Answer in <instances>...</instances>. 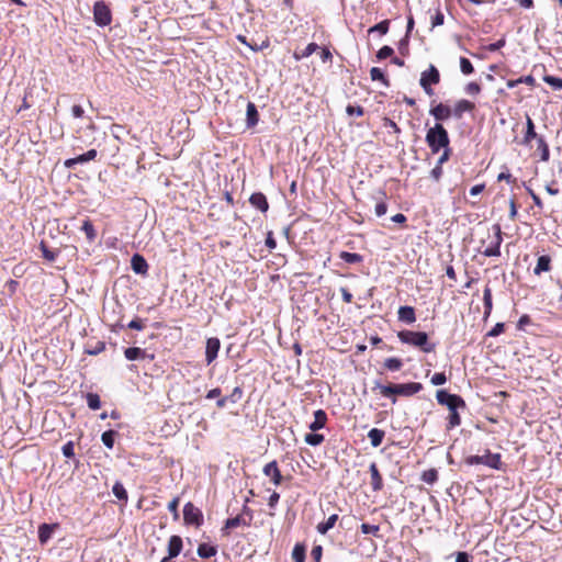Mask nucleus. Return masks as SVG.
Masks as SVG:
<instances>
[{
	"label": "nucleus",
	"mask_w": 562,
	"mask_h": 562,
	"mask_svg": "<svg viewBox=\"0 0 562 562\" xmlns=\"http://www.w3.org/2000/svg\"><path fill=\"white\" fill-rule=\"evenodd\" d=\"M117 432L113 429L106 430L101 435V441L108 449H113Z\"/></svg>",
	"instance_id": "2f4dec72"
},
{
	"label": "nucleus",
	"mask_w": 562,
	"mask_h": 562,
	"mask_svg": "<svg viewBox=\"0 0 562 562\" xmlns=\"http://www.w3.org/2000/svg\"><path fill=\"white\" fill-rule=\"evenodd\" d=\"M131 266L136 274H146L148 271V263L146 259L139 254H134L132 256Z\"/></svg>",
	"instance_id": "dca6fc26"
},
{
	"label": "nucleus",
	"mask_w": 562,
	"mask_h": 562,
	"mask_svg": "<svg viewBox=\"0 0 562 562\" xmlns=\"http://www.w3.org/2000/svg\"><path fill=\"white\" fill-rule=\"evenodd\" d=\"M339 258L349 265L360 263L363 260V257L361 255L349 251H341L339 254Z\"/></svg>",
	"instance_id": "c756f323"
},
{
	"label": "nucleus",
	"mask_w": 562,
	"mask_h": 562,
	"mask_svg": "<svg viewBox=\"0 0 562 562\" xmlns=\"http://www.w3.org/2000/svg\"><path fill=\"white\" fill-rule=\"evenodd\" d=\"M239 526H246V527L250 526V519H246L241 515H237L235 517L228 518V519H226L222 531H225L228 529H234Z\"/></svg>",
	"instance_id": "4be33fe9"
},
{
	"label": "nucleus",
	"mask_w": 562,
	"mask_h": 562,
	"mask_svg": "<svg viewBox=\"0 0 562 562\" xmlns=\"http://www.w3.org/2000/svg\"><path fill=\"white\" fill-rule=\"evenodd\" d=\"M397 318L405 324H413L416 322L415 308L409 305L401 306L397 311Z\"/></svg>",
	"instance_id": "f3484780"
},
{
	"label": "nucleus",
	"mask_w": 562,
	"mask_h": 562,
	"mask_svg": "<svg viewBox=\"0 0 562 562\" xmlns=\"http://www.w3.org/2000/svg\"><path fill=\"white\" fill-rule=\"evenodd\" d=\"M538 150L540 151V157L542 161H548L550 158V149L546 139L541 137H537Z\"/></svg>",
	"instance_id": "473e14b6"
},
{
	"label": "nucleus",
	"mask_w": 562,
	"mask_h": 562,
	"mask_svg": "<svg viewBox=\"0 0 562 562\" xmlns=\"http://www.w3.org/2000/svg\"><path fill=\"white\" fill-rule=\"evenodd\" d=\"M423 390V384L419 382H408L400 384H387V387H383V396L392 397V402L396 403V395L400 396H413Z\"/></svg>",
	"instance_id": "7ed1b4c3"
},
{
	"label": "nucleus",
	"mask_w": 562,
	"mask_h": 562,
	"mask_svg": "<svg viewBox=\"0 0 562 562\" xmlns=\"http://www.w3.org/2000/svg\"><path fill=\"white\" fill-rule=\"evenodd\" d=\"M430 382L434 385H442L447 382V376L445 372H437L431 376Z\"/></svg>",
	"instance_id": "13d9d810"
},
{
	"label": "nucleus",
	"mask_w": 562,
	"mask_h": 562,
	"mask_svg": "<svg viewBox=\"0 0 562 562\" xmlns=\"http://www.w3.org/2000/svg\"><path fill=\"white\" fill-rule=\"evenodd\" d=\"M104 349H105V344L103 341H97L94 344V346H87L85 351L88 355L97 356V355L101 353L102 351H104Z\"/></svg>",
	"instance_id": "49530a36"
},
{
	"label": "nucleus",
	"mask_w": 562,
	"mask_h": 562,
	"mask_svg": "<svg viewBox=\"0 0 562 562\" xmlns=\"http://www.w3.org/2000/svg\"><path fill=\"white\" fill-rule=\"evenodd\" d=\"M505 44H506V40H505V37H502L501 40L488 44L485 48L488 52H496V50L501 49L502 47H504Z\"/></svg>",
	"instance_id": "0e129e2a"
},
{
	"label": "nucleus",
	"mask_w": 562,
	"mask_h": 562,
	"mask_svg": "<svg viewBox=\"0 0 562 562\" xmlns=\"http://www.w3.org/2000/svg\"><path fill=\"white\" fill-rule=\"evenodd\" d=\"M439 81H440L439 70L434 65H430L427 70L422 72L420 79H419V85L426 94L432 95L435 92H434V89L431 86L439 83Z\"/></svg>",
	"instance_id": "423d86ee"
},
{
	"label": "nucleus",
	"mask_w": 562,
	"mask_h": 562,
	"mask_svg": "<svg viewBox=\"0 0 562 562\" xmlns=\"http://www.w3.org/2000/svg\"><path fill=\"white\" fill-rule=\"evenodd\" d=\"M361 532L364 535H373L376 536L380 527L378 525H370V524H362L361 525Z\"/></svg>",
	"instance_id": "6e6d98bb"
},
{
	"label": "nucleus",
	"mask_w": 562,
	"mask_h": 562,
	"mask_svg": "<svg viewBox=\"0 0 562 562\" xmlns=\"http://www.w3.org/2000/svg\"><path fill=\"white\" fill-rule=\"evenodd\" d=\"M346 112L348 115L350 116H362L364 114V110L362 106L360 105H351L349 104L347 108H346Z\"/></svg>",
	"instance_id": "4d7b16f0"
},
{
	"label": "nucleus",
	"mask_w": 562,
	"mask_h": 562,
	"mask_svg": "<svg viewBox=\"0 0 562 562\" xmlns=\"http://www.w3.org/2000/svg\"><path fill=\"white\" fill-rule=\"evenodd\" d=\"M183 520L186 525L200 527L203 524V514L193 503L188 502L183 506Z\"/></svg>",
	"instance_id": "6e6552de"
},
{
	"label": "nucleus",
	"mask_w": 562,
	"mask_h": 562,
	"mask_svg": "<svg viewBox=\"0 0 562 562\" xmlns=\"http://www.w3.org/2000/svg\"><path fill=\"white\" fill-rule=\"evenodd\" d=\"M319 48V46L316 44V43H310L303 50L302 53L299 55V54H295L294 57L296 59H302V58H306V57H310L312 54H314L317 49Z\"/></svg>",
	"instance_id": "a18cd8bd"
},
{
	"label": "nucleus",
	"mask_w": 562,
	"mask_h": 562,
	"mask_svg": "<svg viewBox=\"0 0 562 562\" xmlns=\"http://www.w3.org/2000/svg\"><path fill=\"white\" fill-rule=\"evenodd\" d=\"M393 53H394V49L391 46L384 45L378 50L376 58H378V60H383L389 57H392Z\"/></svg>",
	"instance_id": "8fccbe9b"
},
{
	"label": "nucleus",
	"mask_w": 562,
	"mask_h": 562,
	"mask_svg": "<svg viewBox=\"0 0 562 562\" xmlns=\"http://www.w3.org/2000/svg\"><path fill=\"white\" fill-rule=\"evenodd\" d=\"M384 436H385L384 430L379 429V428H372L368 432V438L373 448H378L382 443Z\"/></svg>",
	"instance_id": "bb28decb"
},
{
	"label": "nucleus",
	"mask_w": 562,
	"mask_h": 562,
	"mask_svg": "<svg viewBox=\"0 0 562 562\" xmlns=\"http://www.w3.org/2000/svg\"><path fill=\"white\" fill-rule=\"evenodd\" d=\"M465 92L470 95H475V94H479L480 91H481V87L479 83L476 82H469L465 88H464Z\"/></svg>",
	"instance_id": "e2e57ef3"
},
{
	"label": "nucleus",
	"mask_w": 562,
	"mask_h": 562,
	"mask_svg": "<svg viewBox=\"0 0 562 562\" xmlns=\"http://www.w3.org/2000/svg\"><path fill=\"white\" fill-rule=\"evenodd\" d=\"M425 140L432 154H437L441 149L450 147L449 134L441 123H436L427 131Z\"/></svg>",
	"instance_id": "f03ea898"
},
{
	"label": "nucleus",
	"mask_w": 562,
	"mask_h": 562,
	"mask_svg": "<svg viewBox=\"0 0 562 562\" xmlns=\"http://www.w3.org/2000/svg\"><path fill=\"white\" fill-rule=\"evenodd\" d=\"M369 471L371 474V487L373 492H379L383 488V480L379 472L378 465L375 462H372L369 467Z\"/></svg>",
	"instance_id": "a211bd4d"
},
{
	"label": "nucleus",
	"mask_w": 562,
	"mask_h": 562,
	"mask_svg": "<svg viewBox=\"0 0 562 562\" xmlns=\"http://www.w3.org/2000/svg\"><path fill=\"white\" fill-rule=\"evenodd\" d=\"M504 323H496L494 327L487 333V337H497L504 331Z\"/></svg>",
	"instance_id": "680f3d73"
},
{
	"label": "nucleus",
	"mask_w": 562,
	"mask_h": 562,
	"mask_svg": "<svg viewBox=\"0 0 562 562\" xmlns=\"http://www.w3.org/2000/svg\"><path fill=\"white\" fill-rule=\"evenodd\" d=\"M259 122V113L255 103L248 102L246 110V126L247 128L255 127Z\"/></svg>",
	"instance_id": "aec40b11"
},
{
	"label": "nucleus",
	"mask_w": 562,
	"mask_h": 562,
	"mask_svg": "<svg viewBox=\"0 0 562 562\" xmlns=\"http://www.w3.org/2000/svg\"><path fill=\"white\" fill-rule=\"evenodd\" d=\"M493 231L495 234L494 241L483 251V255L486 257H498L501 256V245L503 243V233L499 224L493 225Z\"/></svg>",
	"instance_id": "1a4fd4ad"
},
{
	"label": "nucleus",
	"mask_w": 562,
	"mask_h": 562,
	"mask_svg": "<svg viewBox=\"0 0 562 562\" xmlns=\"http://www.w3.org/2000/svg\"><path fill=\"white\" fill-rule=\"evenodd\" d=\"M126 328L143 330L145 328V324L144 321L140 318H134L126 325Z\"/></svg>",
	"instance_id": "052dcab7"
},
{
	"label": "nucleus",
	"mask_w": 562,
	"mask_h": 562,
	"mask_svg": "<svg viewBox=\"0 0 562 562\" xmlns=\"http://www.w3.org/2000/svg\"><path fill=\"white\" fill-rule=\"evenodd\" d=\"M198 555L202 559H210L217 553V547L210 543H200L198 547Z\"/></svg>",
	"instance_id": "393cba45"
},
{
	"label": "nucleus",
	"mask_w": 562,
	"mask_h": 562,
	"mask_svg": "<svg viewBox=\"0 0 562 562\" xmlns=\"http://www.w3.org/2000/svg\"><path fill=\"white\" fill-rule=\"evenodd\" d=\"M443 21H445V15L440 10H438L435 13V15L431 18V25H432V27L442 25Z\"/></svg>",
	"instance_id": "338daca9"
},
{
	"label": "nucleus",
	"mask_w": 562,
	"mask_h": 562,
	"mask_svg": "<svg viewBox=\"0 0 562 562\" xmlns=\"http://www.w3.org/2000/svg\"><path fill=\"white\" fill-rule=\"evenodd\" d=\"M182 550V539L180 536H171L168 541V555L165 557L161 562H168L169 560L178 557Z\"/></svg>",
	"instance_id": "9b49d317"
},
{
	"label": "nucleus",
	"mask_w": 562,
	"mask_h": 562,
	"mask_svg": "<svg viewBox=\"0 0 562 562\" xmlns=\"http://www.w3.org/2000/svg\"><path fill=\"white\" fill-rule=\"evenodd\" d=\"M483 305H484V317H488L491 315L493 308V299H492V290L486 286L483 291Z\"/></svg>",
	"instance_id": "c85d7f7f"
},
{
	"label": "nucleus",
	"mask_w": 562,
	"mask_h": 562,
	"mask_svg": "<svg viewBox=\"0 0 562 562\" xmlns=\"http://www.w3.org/2000/svg\"><path fill=\"white\" fill-rule=\"evenodd\" d=\"M112 493L119 501L127 502V491L121 482H115L112 487Z\"/></svg>",
	"instance_id": "e433bc0d"
},
{
	"label": "nucleus",
	"mask_w": 562,
	"mask_h": 562,
	"mask_svg": "<svg viewBox=\"0 0 562 562\" xmlns=\"http://www.w3.org/2000/svg\"><path fill=\"white\" fill-rule=\"evenodd\" d=\"M306 548L303 543H296L292 550L294 562H305Z\"/></svg>",
	"instance_id": "7c9ffc66"
},
{
	"label": "nucleus",
	"mask_w": 562,
	"mask_h": 562,
	"mask_svg": "<svg viewBox=\"0 0 562 562\" xmlns=\"http://www.w3.org/2000/svg\"><path fill=\"white\" fill-rule=\"evenodd\" d=\"M543 81L553 90H562V78L560 77L547 75L543 77Z\"/></svg>",
	"instance_id": "37998d69"
},
{
	"label": "nucleus",
	"mask_w": 562,
	"mask_h": 562,
	"mask_svg": "<svg viewBox=\"0 0 562 562\" xmlns=\"http://www.w3.org/2000/svg\"><path fill=\"white\" fill-rule=\"evenodd\" d=\"M383 127L387 128L389 131H392L395 134H400L401 133L400 126L393 120H391L390 117H384L383 119Z\"/></svg>",
	"instance_id": "5fc2aeb1"
},
{
	"label": "nucleus",
	"mask_w": 562,
	"mask_h": 562,
	"mask_svg": "<svg viewBox=\"0 0 562 562\" xmlns=\"http://www.w3.org/2000/svg\"><path fill=\"white\" fill-rule=\"evenodd\" d=\"M458 409L459 408H453V411H449L447 430L453 429L461 424V417Z\"/></svg>",
	"instance_id": "f704fd0d"
},
{
	"label": "nucleus",
	"mask_w": 562,
	"mask_h": 562,
	"mask_svg": "<svg viewBox=\"0 0 562 562\" xmlns=\"http://www.w3.org/2000/svg\"><path fill=\"white\" fill-rule=\"evenodd\" d=\"M397 338L402 344L419 348L426 353L432 352L436 349V344L429 341L428 334L425 331L405 329L397 333Z\"/></svg>",
	"instance_id": "f257e3e1"
},
{
	"label": "nucleus",
	"mask_w": 562,
	"mask_h": 562,
	"mask_svg": "<svg viewBox=\"0 0 562 562\" xmlns=\"http://www.w3.org/2000/svg\"><path fill=\"white\" fill-rule=\"evenodd\" d=\"M540 137L535 130V123L529 115H527L526 120V133L522 139L524 145H529L532 139H537Z\"/></svg>",
	"instance_id": "b1692460"
},
{
	"label": "nucleus",
	"mask_w": 562,
	"mask_h": 562,
	"mask_svg": "<svg viewBox=\"0 0 562 562\" xmlns=\"http://www.w3.org/2000/svg\"><path fill=\"white\" fill-rule=\"evenodd\" d=\"M98 151L95 149H89L87 153L77 156L78 164H86L90 160L95 159Z\"/></svg>",
	"instance_id": "de8ad7c7"
},
{
	"label": "nucleus",
	"mask_w": 562,
	"mask_h": 562,
	"mask_svg": "<svg viewBox=\"0 0 562 562\" xmlns=\"http://www.w3.org/2000/svg\"><path fill=\"white\" fill-rule=\"evenodd\" d=\"M249 203L262 213H266L269 210L268 200L262 192L252 193L249 198Z\"/></svg>",
	"instance_id": "4468645a"
},
{
	"label": "nucleus",
	"mask_w": 562,
	"mask_h": 562,
	"mask_svg": "<svg viewBox=\"0 0 562 562\" xmlns=\"http://www.w3.org/2000/svg\"><path fill=\"white\" fill-rule=\"evenodd\" d=\"M324 436L321 434H316V431H312L305 435V442L312 447H317L324 441Z\"/></svg>",
	"instance_id": "4c0bfd02"
},
{
	"label": "nucleus",
	"mask_w": 562,
	"mask_h": 562,
	"mask_svg": "<svg viewBox=\"0 0 562 562\" xmlns=\"http://www.w3.org/2000/svg\"><path fill=\"white\" fill-rule=\"evenodd\" d=\"M86 401L88 407L92 411H97L101 407V400L97 393H87Z\"/></svg>",
	"instance_id": "58836bf2"
},
{
	"label": "nucleus",
	"mask_w": 562,
	"mask_h": 562,
	"mask_svg": "<svg viewBox=\"0 0 562 562\" xmlns=\"http://www.w3.org/2000/svg\"><path fill=\"white\" fill-rule=\"evenodd\" d=\"M370 77L373 81H380L384 87H390V80L385 76L384 71L379 67H372L370 70Z\"/></svg>",
	"instance_id": "cd10ccee"
},
{
	"label": "nucleus",
	"mask_w": 562,
	"mask_h": 562,
	"mask_svg": "<svg viewBox=\"0 0 562 562\" xmlns=\"http://www.w3.org/2000/svg\"><path fill=\"white\" fill-rule=\"evenodd\" d=\"M422 480L425 483L432 485L438 480V471L436 469H429L427 471H424L422 474Z\"/></svg>",
	"instance_id": "c03bdc74"
},
{
	"label": "nucleus",
	"mask_w": 562,
	"mask_h": 562,
	"mask_svg": "<svg viewBox=\"0 0 562 562\" xmlns=\"http://www.w3.org/2000/svg\"><path fill=\"white\" fill-rule=\"evenodd\" d=\"M456 562H471V555L465 551L456 553Z\"/></svg>",
	"instance_id": "774afa93"
},
{
	"label": "nucleus",
	"mask_w": 562,
	"mask_h": 562,
	"mask_svg": "<svg viewBox=\"0 0 562 562\" xmlns=\"http://www.w3.org/2000/svg\"><path fill=\"white\" fill-rule=\"evenodd\" d=\"M408 44H409V36L405 35L400 42H398V52L402 55H408Z\"/></svg>",
	"instance_id": "bf43d9fd"
},
{
	"label": "nucleus",
	"mask_w": 562,
	"mask_h": 562,
	"mask_svg": "<svg viewBox=\"0 0 562 562\" xmlns=\"http://www.w3.org/2000/svg\"><path fill=\"white\" fill-rule=\"evenodd\" d=\"M475 108V104L469 100H459L453 108L452 114L456 119H461L463 113L471 112Z\"/></svg>",
	"instance_id": "6ab92c4d"
},
{
	"label": "nucleus",
	"mask_w": 562,
	"mask_h": 562,
	"mask_svg": "<svg viewBox=\"0 0 562 562\" xmlns=\"http://www.w3.org/2000/svg\"><path fill=\"white\" fill-rule=\"evenodd\" d=\"M53 532V526L43 524L38 527V540L41 543H45L49 540Z\"/></svg>",
	"instance_id": "72a5a7b5"
},
{
	"label": "nucleus",
	"mask_w": 562,
	"mask_h": 562,
	"mask_svg": "<svg viewBox=\"0 0 562 562\" xmlns=\"http://www.w3.org/2000/svg\"><path fill=\"white\" fill-rule=\"evenodd\" d=\"M220 348L221 341L217 337H211L206 339L205 360L207 364H211L217 358Z\"/></svg>",
	"instance_id": "9d476101"
},
{
	"label": "nucleus",
	"mask_w": 562,
	"mask_h": 562,
	"mask_svg": "<svg viewBox=\"0 0 562 562\" xmlns=\"http://www.w3.org/2000/svg\"><path fill=\"white\" fill-rule=\"evenodd\" d=\"M93 21L100 27H104L111 24L112 12L109 4L105 1L99 0L94 2Z\"/></svg>",
	"instance_id": "39448f33"
},
{
	"label": "nucleus",
	"mask_w": 562,
	"mask_h": 562,
	"mask_svg": "<svg viewBox=\"0 0 562 562\" xmlns=\"http://www.w3.org/2000/svg\"><path fill=\"white\" fill-rule=\"evenodd\" d=\"M337 520H338V515L337 514L330 515L327 518L326 521L319 522L316 526L317 532L321 533V535H326L331 528H334V526L336 525Z\"/></svg>",
	"instance_id": "a878e982"
},
{
	"label": "nucleus",
	"mask_w": 562,
	"mask_h": 562,
	"mask_svg": "<svg viewBox=\"0 0 562 562\" xmlns=\"http://www.w3.org/2000/svg\"><path fill=\"white\" fill-rule=\"evenodd\" d=\"M263 474L267 475V476H271V481L274 485H280L281 482H282V474L278 468V463L276 460L267 463L265 467H263V470H262Z\"/></svg>",
	"instance_id": "f8f14e48"
},
{
	"label": "nucleus",
	"mask_w": 562,
	"mask_h": 562,
	"mask_svg": "<svg viewBox=\"0 0 562 562\" xmlns=\"http://www.w3.org/2000/svg\"><path fill=\"white\" fill-rule=\"evenodd\" d=\"M179 497H175L169 504H168V510L172 514V517L175 520H178L180 517L179 510Z\"/></svg>",
	"instance_id": "864d4df0"
},
{
	"label": "nucleus",
	"mask_w": 562,
	"mask_h": 562,
	"mask_svg": "<svg viewBox=\"0 0 562 562\" xmlns=\"http://www.w3.org/2000/svg\"><path fill=\"white\" fill-rule=\"evenodd\" d=\"M61 452L64 454L65 458H74L75 457V445L72 441H67L63 447H61Z\"/></svg>",
	"instance_id": "603ef678"
},
{
	"label": "nucleus",
	"mask_w": 562,
	"mask_h": 562,
	"mask_svg": "<svg viewBox=\"0 0 562 562\" xmlns=\"http://www.w3.org/2000/svg\"><path fill=\"white\" fill-rule=\"evenodd\" d=\"M383 366L386 370L395 372V371H400L402 369L403 361L400 358L392 357V358L385 359Z\"/></svg>",
	"instance_id": "c9c22d12"
},
{
	"label": "nucleus",
	"mask_w": 562,
	"mask_h": 562,
	"mask_svg": "<svg viewBox=\"0 0 562 562\" xmlns=\"http://www.w3.org/2000/svg\"><path fill=\"white\" fill-rule=\"evenodd\" d=\"M465 463L468 465H476L484 464L491 469L499 470L502 468L501 454L492 453L490 450H486L483 456H469L465 458Z\"/></svg>",
	"instance_id": "20e7f679"
},
{
	"label": "nucleus",
	"mask_w": 562,
	"mask_h": 562,
	"mask_svg": "<svg viewBox=\"0 0 562 562\" xmlns=\"http://www.w3.org/2000/svg\"><path fill=\"white\" fill-rule=\"evenodd\" d=\"M228 402L232 404H236L243 397V389L240 386H236L229 395L226 396Z\"/></svg>",
	"instance_id": "3c124183"
},
{
	"label": "nucleus",
	"mask_w": 562,
	"mask_h": 562,
	"mask_svg": "<svg viewBox=\"0 0 562 562\" xmlns=\"http://www.w3.org/2000/svg\"><path fill=\"white\" fill-rule=\"evenodd\" d=\"M124 356L130 361H136V360H143L145 358H148L149 360L154 359V356H148L146 353L145 349H142L139 347H128L124 350Z\"/></svg>",
	"instance_id": "2eb2a0df"
},
{
	"label": "nucleus",
	"mask_w": 562,
	"mask_h": 562,
	"mask_svg": "<svg viewBox=\"0 0 562 562\" xmlns=\"http://www.w3.org/2000/svg\"><path fill=\"white\" fill-rule=\"evenodd\" d=\"M81 231L86 234L87 239L89 241H93L95 239L97 234H95V229H94L91 221H89V220L83 221Z\"/></svg>",
	"instance_id": "ea45409f"
},
{
	"label": "nucleus",
	"mask_w": 562,
	"mask_h": 562,
	"mask_svg": "<svg viewBox=\"0 0 562 562\" xmlns=\"http://www.w3.org/2000/svg\"><path fill=\"white\" fill-rule=\"evenodd\" d=\"M327 422V414L324 409H317L314 412V420L310 424L308 428L312 431L321 430L325 427Z\"/></svg>",
	"instance_id": "412c9836"
},
{
	"label": "nucleus",
	"mask_w": 562,
	"mask_h": 562,
	"mask_svg": "<svg viewBox=\"0 0 562 562\" xmlns=\"http://www.w3.org/2000/svg\"><path fill=\"white\" fill-rule=\"evenodd\" d=\"M436 398L440 405L447 406L449 411H453V408H465V402L460 395L451 394L446 390H438Z\"/></svg>",
	"instance_id": "0eeeda50"
},
{
	"label": "nucleus",
	"mask_w": 562,
	"mask_h": 562,
	"mask_svg": "<svg viewBox=\"0 0 562 562\" xmlns=\"http://www.w3.org/2000/svg\"><path fill=\"white\" fill-rule=\"evenodd\" d=\"M429 113L436 119V121H438L437 123H439L448 120L451 116L452 111L448 105L438 103L437 105L431 106Z\"/></svg>",
	"instance_id": "ddd939ff"
},
{
	"label": "nucleus",
	"mask_w": 562,
	"mask_h": 562,
	"mask_svg": "<svg viewBox=\"0 0 562 562\" xmlns=\"http://www.w3.org/2000/svg\"><path fill=\"white\" fill-rule=\"evenodd\" d=\"M531 323V318L529 315L524 314L520 316V318L517 322V329L518 330H525L526 326Z\"/></svg>",
	"instance_id": "69168bd1"
},
{
	"label": "nucleus",
	"mask_w": 562,
	"mask_h": 562,
	"mask_svg": "<svg viewBox=\"0 0 562 562\" xmlns=\"http://www.w3.org/2000/svg\"><path fill=\"white\" fill-rule=\"evenodd\" d=\"M389 27H390V21L389 20H383V21L376 23L375 25L371 26L368 30V32L370 34L374 33V32H378L381 35H385L389 32Z\"/></svg>",
	"instance_id": "a19ab883"
},
{
	"label": "nucleus",
	"mask_w": 562,
	"mask_h": 562,
	"mask_svg": "<svg viewBox=\"0 0 562 562\" xmlns=\"http://www.w3.org/2000/svg\"><path fill=\"white\" fill-rule=\"evenodd\" d=\"M551 270V257L548 255H542L538 257L537 265L533 269V273L536 276L541 274L542 272H548Z\"/></svg>",
	"instance_id": "5701e85b"
},
{
	"label": "nucleus",
	"mask_w": 562,
	"mask_h": 562,
	"mask_svg": "<svg viewBox=\"0 0 562 562\" xmlns=\"http://www.w3.org/2000/svg\"><path fill=\"white\" fill-rule=\"evenodd\" d=\"M40 249L42 251L43 257L47 261L53 262V261L56 260V258L58 256V252L54 251V250H50L44 241H41Z\"/></svg>",
	"instance_id": "79ce46f5"
},
{
	"label": "nucleus",
	"mask_w": 562,
	"mask_h": 562,
	"mask_svg": "<svg viewBox=\"0 0 562 562\" xmlns=\"http://www.w3.org/2000/svg\"><path fill=\"white\" fill-rule=\"evenodd\" d=\"M460 70L463 75H470L474 71V68L468 58L460 57Z\"/></svg>",
	"instance_id": "09e8293b"
}]
</instances>
